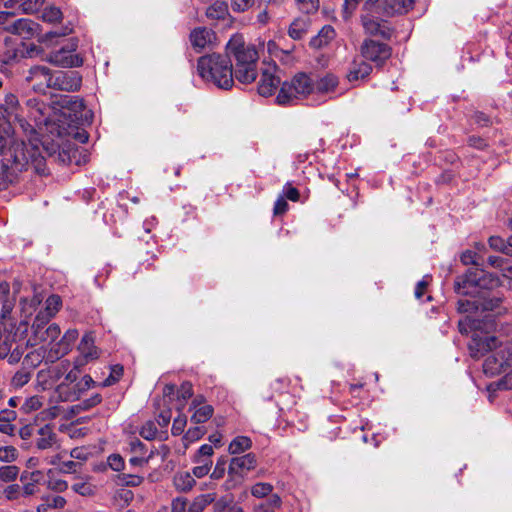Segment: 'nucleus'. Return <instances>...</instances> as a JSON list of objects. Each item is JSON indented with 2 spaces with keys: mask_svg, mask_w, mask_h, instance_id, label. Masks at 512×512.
<instances>
[{
  "mask_svg": "<svg viewBox=\"0 0 512 512\" xmlns=\"http://www.w3.org/2000/svg\"><path fill=\"white\" fill-rule=\"evenodd\" d=\"M226 55L235 61L234 77L241 83H251L257 77L258 51L252 44H247L243 35L234 34L225 46Z\"/></svg>",
  "mask_w": 512,
  "mask_h": 512,
  "instance_id": "1",
  "label": "nucleus"
},
{
  "mask_svg": "<svg viewBox=\"0 0 512 512\" xmlns=\"http://www.w3.org/2000/svg\"><path fill=\"white\" fill-rule=\"evenodd\" d=\"M197 71L206 82L221 89H230L234 83L231 59L218 53L201 56L197 61Z\"/></svg>",
  "mask_w": 512,
  "mask_h": 512,
  "instance_id": "2",
  "label": "nucleus"
},
{
  "mask_svg": "<svg viewBox=\"0 0 512 512\" xmlns=\"http://www.w3.org/2000/svg\"><path fill=\"white\" fill-rule=\"evenodd\" d=\"M314 91L315 80L311 75L300 72L282 84L276 100L280 105H287L294 100L306 98Z\"/></svg>",
  "mask_w": 512,
  "mask_h": 512,
  "instance_id": "3",
  "label": "nucleus"
},
{
  "mask_svg": "<svg viewBox=\"0 0 512 512\" xmlns=\"http://www.w3.org/2000/svg\"><path fill=\"white\" fill-rule=\"evenodd\" d=\"M45 79L47 87L61 91H78L82 84V77L77 71H58L51 74L44 66L34 67V78Z\"/></svg>",
  "mask_w": 512,
  "mask_h": 512,
  "instance_id": "4",
  "label": "nucleus"
},
{
  "mask_svg": "<svg viewBox=\"0 0 512 512\" xmlns=\"http://www.w3.org/2000/svg\"><path fill=\"white\" fill-rule=\"evenodd\" d=\"M60 334V327L56 323L49 324V321L44 323L36 322V319H34V353L41 360L49 362V353L54 348V345L57 344Z\"/></svg>",
  "mask_w": 512,
  "mask_h": 512,
  "instance_id": "5",
  "label": "nucleus"
},
{
  "mask_svg": "<svg viewBox=\"0 0 512 512\" xmlns=\"http://www.w3.org/2000/svg\"><path fill=\"white\" fill-rule=\"evenodd\" d=\"M379 0H366L361 14V24L364 32L370 36L390 39L392 30L387 21L380 18L382 11L376 6Z\"/></svg>",
  "mask_w": 512,
  "mask_h": 512,
  "instance_id": "6",
  "label": "nucleus"
},
{
  "mask_svg": "<svg viewBox=\"0 0 512 512\" xmlns=\"http://www.w3.org/2000/svg\"><path fill=\"white\" fill-rule=\"evenodd\" d=\"M6 31L19 38V43L10 60H18L21 58H29L32 53V20L28 18H20L6 27Z\"/></svg>",
  "mask_w": 512,
  "mask_h": 512,
  "instance_id": "7",
  "label": "nucleus"
},
{
  "mask_svg": "<svg viewBox=\"0 0 512 512\" xmlns=\"http://www.w3.org/2000/svg\"><path fill=\"white\" fill-rule=\"evenodd\" d=\"M512 369V342L497 343L483 363V372L489 377Z\"/></svg>",
  "mask_w": 512,
  "mask_h": 512,
  "instance_id": "8",
  "label": "nucleus"
},
{
  "mask_svg": "<svg viewBox=\"0 0 512 512\" xmlns=\"http://www.w3.org/2000/svg\"><path fill=\"white\" fill-rule=\"evenodd\" d=\"M496 284L490 274L479 268H470L466 274L455 282V291L458 294L469 295L479 293L477 289H488Z\"/></svg>",
  "mask_w": 512,
  "mask_h": 512,
  "instance_id": "9",
  "label": "nucleus"
},
{
  "mask_svg": "<svg viewBox=\"0 0 512 512\" xmlns=\"http://www.w3.org/2000/svg\"><path fill=\"white\" fill-rule=\"evenodd\" d=\"M78 39L70 38L60 49L53 51L48 56V61L56 66L63 68H74L83 65V58L76 53Z\"/></svg>",
  "mask_w": 512,
  "mask_h": 512,
  "instance_id": "10",
  "label": "nucleus"
},
{
  "mask_svg": "<svg viewBox=\"0 0 512 512\" xmlns=\"http://www.w3.org/2000/svg\"><path fill=\"white\" fill-rule=\"evenodd\" d=\"M360 53L365 60L382 66L390 58L392 50L388 44L368 38L363 41Z\"/></svg>",
  "mask_w": 512,
  "mask_h": 512,
  "instance_id": "11",
  "label": "nucleus"
},
{
  "mask_svg": "<svg viewBox=\"0 0 512 512\" xmlns=\"http://www.w3.org/2000/svg\"><path fill=\"white\" fill-rule=\"evenodd\" d=\"M189 41L196 52L213 49L217 44L216 33L207 27H196L189 34Z\"/></svg>",
  "mask_w": 512,
  "mask_h": 512,
  "instance_id": "12",
  "label": "nucleus"
},
{
  "mask_svg": "<svg viewBox=\"0 0 512 512\" xmlns=\"http://www.w3.org/2000/svg\"><path fill=\"white\" fill-rule=\"evenodd\" d=\"M58 159L65 165L81 166L88 162V154L84 148H80L73 143L63 144L58 152Z\"/></svg>",
  "mask_w": 512,
  "mask_h": 512,
  "instance_id": "13",
  "label": "nucleus"
},
{
  "mask_svg": "<svg viewBox=\"0 0 512 512\" xmlns=\"http://www.w3.org/2000/svg\"><path fill=\"white\" fill-rule=\"evenodd\" d=\"M257 466V457L254 453H246L241 456L233 457L230 460L228 467V474L231 477H243L249 471H252Z\"/></svg>",
  "mask_w": 512,
  "mask_h": 512,
  "instance_id": "14",
  "label": "nucleus"
},
{
  "mask_svg": "<svg viewBox=\"0 0 512 512\" xmlns=\"http://www.w3.org/2000/svg\"><path fill=\"white\" fill-rule=\"evenodd\" d=\"M70 367V363L62 362L57 367L49 368L48 370H41L37 374V386L42 390L52 389L60 377L66 372Z\"/></svg>",
  "mask_w": 512,
  "mask_h": 512,
  "instance_id": "15",
  "label": "nucleus"
},
{
  "mask_svg": "<svg viewBox=\"0 0 512 512\" xmlns=\"http://www.w3.org/2000/svg\"><path fill=\"white\" fill-rule=\"evenodd\" d=\"M95 384L91 376L85 375L82 381L69 387L65 383L57 386V393L62 401H75L79 399L80 392L85 391Z\"/></svg>",
  "mask_w": 512,
  "mask_h": 512,
  "instance_id": "16",
  "label": "nucleus"
},
{
  "mask_svg": "<svg viewBox=\"0 0 512 512\" xmlns=\"http://www.w3.org/2000/svg\"><path fill=\"white\" fill-rule=\"evenodd\" d=\"M78 335L79 333L76 329L67 330L64 335L57 340V344L54 345V348L51 349L48 361L53 363L68 354L71 351L74 342L77 340Z\"/></svg>",
  "mask_w": 512,
  "mask_h": 512,
  "instance_id": "17",
  "label": "nucleus"
},
{
  "mask_svg": "<svg viewBox=\"0 0 512 512\" xmlns=\"http://www.w3.org/2000/svg\"><path fill=\"white\" fill-rule=\"evenodd\" d=\"M78 351L80 353V357L75 361V368H79L85 365L87 362L95 360L99 357V351L94 345V336L92 333H86L82 337L78 345Z\"/></svg>",
  "mask_w": 512,
  "mask_h": 512,
  "instance_id": "18",
  "label": "nucleus"
},
{
  "mask_svg": "<svg viewBox=\"0 0 512 512\" xmlns=\"http://www.w3.org/2000/svg\"><path fill=\"white\" fill-rule=\"evenodd\" d=\"M498 339L494 336L481 337L478 334H474L468 345L470 356L479 359L486 352L492 351L496 347Z\"/></svg>",
  "mask_w": 512,
  "mask_h": 512,
  "instance_id": "19",
  "label": "nucleus"
},
{
  "mask_svg": "<svg viewBox=\"0 0 512 512\" xmlns=\"http://www.w3.org/2000/svg\"><path fill=\"white\" fill-rule=\"evenodd\" d=\"M191 409L194 410L191 415V422L195 424L205 423L212 417L214 412L213 407L207 404L204 397L201 395H198L193 399Z\"/></svg>",
  "mask_w": 512,
  "mask_h": 512,
  "instance_id": "20",
  "label": "nucleus"
},
{
  "mask_svg": "<svg viewBox=\"0 0 512 512\" xmlns=\"http://www.w3.org/2000/svg\"><path fill=\"white\" fill-rule=\"evenodd\" d=\"M280 84V78L275 75V68L269 67L262 71L258 83V93L261 96H271Z\"/></svg>",
  "mask_w": 512,
  "mask_h": 512,
  "instance_id": "21",
  "label": "nucleus"
},
{
  "mask_svg": "<svg viewBox=\"0 0 512 512\" xmlns=\"http://www.w3.org/2000/svg\"><path fill=\"white\" fill-rule=\"evenodd\" d=\"M413 0H379L376 6L385 16L402 14L412 8Z\"/></svg>",
  "mask_w": 512,
  "mask_h": 512,
  "instance_id": "22",
  "label": "nucleus"
},
{
  "mask_svg": "<svg viewBox=\"0 0 512 512\" xmlns=\"http://www.w3.org/2000/svg\"><path fill=\"white\" fill-rule=\"evenodd\" d=\"M36 446L39 450L60 448L57 436L50 425H45L38 430Z\"/></svg>",
  "mask_w": 512,
  "mask_h": 512,
  "instance_id": "23",
  "label": "nucleus"
},
{
  "mask_svg": "<svg viewBox=\"0 0 512 512\" xmlns=\"http://www.w3.org/2000/svg\"><path fill=\"white\" fill-rule=\"evenodd\" d=\"M311 19L308 14L295 18L288 28V35L293 40L302 39L309 31Z\"/></svg>",
  "mask_w": 512,
  "mask_h": 512,
  "instance_id": "24",
  "label": "nucleus"
},
{
  "mask_svg": "<svg viewBox=\"0 0 512 512\" xmlns=\"http://www.w3.org/2000/svg\"><path fill=\"white\" fill-rule=\"evenodd\" d=\"M62 306V300L58 295H50L45 301L44 311H39L36 316V322L50 321Z\"/></svg>",
  "mask_w": 512,
  "mask_h": 512,
  "instance_id": "25",
  "label": "nucleus"
},
{
  "mask_svg": "<svg viewBox=\"0 0 512 512\" xmlns=\"http://www.w3.org/2000/svg\"><path fill=\"white\" fill-rule=\"evenodd\" d=\"M372 67L364 60H354L347 73V79L349 82H355L362 80L370 75Z\"/></svg>",
  "mask_w": 512,
  "mask_h": 512,
  "instance_id": "26",
  "label": "nucleus"
},
{
  "mask_svg": "<svg viewBox=\"0 0 512 512\" xmlns=\"http://www.w3.org/2000/svg\"><path fill=\"white\" fill-rule=\"evenodd\" d=\"M41 501L42 503L37 507V512H52L53 510L62 509L66 504L64 497L55 494H43Z\"/></svg>",
  "mask_w": 512,
  "mask_h": 512,
  "instance_id": "27",
  "label": "nucleus"
},
{
  "mask_svg": "<svg viewBox=\"0 0 512 512\" xmlns=\"http://www.w3.org/2000/svg\"><path fill=\"white\" fill-rule=\"evenodd\" d=\"M32 352L28 351L24 355L23 367L21 370L15 373L12 383L15 387H22L27 384L30 380L32 361L30 360Z\"/></svg>",
  "mask_w": 512,
  "mask_h": 512,
  "instance_id": "28",
  "label": "nucleus"
},
{
  "mask_svg": "<svg viewBox=\"0 0 512 512\" xmlns=\"http://www.w3.org/2000/svg\"><path fill=\"white\" fill-rule=\"evenodd\" d=\"M213 512H244L233 496H224L213 502Z\"/></svg>",
  "mask_w": 512,
  "mask_h": 512,
  "instance_id": "29",
  "label": "nucleus"
},
{
  "mask_svg": "<svg viewBox=\"0 0 512 512\" xmlns=\"http://www.w3.org/2000/svg\"><path fill=\"white\" fill-rule=\"evenodd\" d=\"M339 84L338 77L334 74L327 73L323 77L315 81V91L320 94L333 92Z\"/></svg>",
  "mask_w": 512,
  "mask_h": 512,
  "instance_id": "30",
  "label": "nucleus"
},
{
  "mask_svg": "<svg viewBox=\"0 0 512 512\" xmlns=\"http://www.w3.org/2000/svg\"><path fill=\"white\" fill-rule=\"evenodd\" d=\"M335 37V30L332 26H324L317 36L310 40V46L315 49H320L328 45Z\"/></svg>",
  "mask_w": 512,
  "mask_h": 512,
  "instance_id": "31",
  "label": "nucleus"
},
{
  "mask_svg": "<svg viewBox=\"0 0 512 512\" xmlns=\"http://www.w3.org/2000/svg\"><path fill=\"white\" fill-rule=\"evenodd\" d=\"M173 484L176 490L188 492L195 486L196 481L189 472H178L173 477Z\"/></svg>",
  "mask_w": 512,
  "mask_h": 512,
  "instance_id": "32",
  "label": "nucleus"
},
{
  "mask_svg": "<svg viewBox=\"0 0 512 512\" xmlns=\"http://www.w3.org/2000/svg\"><path fill=\"white\" fill-rule=\"evenodd\" d=\"M228 14V5L224 1H216L206 10V16L212 20H224Z\"/></svg>",
  "mask_w": 512,
  "mask_h": 512,
  "instance_id": "33",
  "label": "nucleus"
},
{
  "mask_svg": "<svg viewBox=\"0 0 512 512\" xmlns=\"http://www.w3.org/2000/svg\"><path fill=\"white\" fill-rule=\"evenodd\" d=\"M252 447V441L247 436H237L229 444L228 451L232 455L242 454Z\"/></svg>",
  "mask_w": 512,
  "mask_h": 512,
  "instance_id": "34",
  "label": "nucleus"
},
{
  "mask_svg": "<svg viewBox=\"0 0 512 512\" xmlns=\"http://www.w3.org/2000/svg\"><path fill=\"white\" fill-rule=\"evenodd\" d=\"M215 501V494H201L194 498L187 512H203L204 509Z\"/></svg>",
  "mask_w": 512,
  "mask_h": 512,
  "instance_id": "35",
  "label": "nucleus"
},
{
  "mask_svg": "<svg viewBox=\"0 0 512 512\" xmlns=\"http://www.w3.org/2000/svg\"><path fill=\"white\" fill-rule=\"evenodd\" d=\"M281 506V497L278 494H272L266 502L256 505L253 512H276Z\"/></svg>",
  "mask_w": 512,
  "mask_h": 512,
  "instance_id": "36",
  "label": "nucleus"
},
{
  "mask_svg": "<svg viewBox=\"0 0 512 512\" xmlns=\"http://www.w3.org/2000/svg\"><path fill=\"white\" fill-rule=\"evenodd\" d=\"M34 172L41 175L46 176L49 175V171L46 167L45 157L41 154V150L36 144V139L34 138Z\"/></svg>",
  "mask_w": 512,
  "mask_h": 512,
  "instance_id": "37",
  "label": "nucleus"
},
{
  "mask_svg": "<svg viewBox=\"0 0 512 512\" xmlns=\"http://www.w3.org/2000/svg\"><path fill=\"white\" fill-rule=\"evenodd\" d=\"M502 301H503L502 297L483 294V295L479 296L480 310L481 311H494L495 309L500 307Z\"/></svg>",
  "mask_w": 512,
  "mask_h": 512,
  "instance_id": "38",
  "label": "nucleus"
},
{
  "mask_svg": "<svg viewBox=\"0 0 512 512\" xmlns=\"http://www.w3.org/2000/svg\"><path fill=\"white\" fill-rule=\"evenodd\" d=\"M101 401H102L101 395L94 394L90 398L85 399V400L79 402L78 404L74 405L72 407V411L77 412V413L81 412V411H87V410L97 406L98 404H100Z\"/></svg>",
  "mask_w": 512,
  "mask_h": 512,
  "instance_id": "39",
  "label": "nucleus"
},
{
  "mask_svg": "<svg viewBox=\"0 0 512 512\" xmlns=\"http://www.w3.org/2000/svg\"><path fill=\"white\" fill-rule=\"evenodd\" d=\"M274 487L272 484L267 482H257L251 486V495L255 498H264L270 495Z\"/></svg>",
  "mask_w": 512,
  "mask_h": 512,
  "instance_id": "40",
  "label": "nucleus"
},
{
  "mask_svg": "<svg viewBox=\"0 0 512 512\" xmlns=\"http://www.w3.org/2000/svg\"><path fill=\"white\" fill-rule=\"evenodd\" d=\"M44 485L55 492H63L68 488L67 482L62 479L54 478L51 470L48 472L47 479L44 480Z\"/></svg>",
  "mask_w": 512,
  "mask_h": 512,
  "instance_id": "41",
  "label": "nucleus"
},
{
  "mask_svg": "<svg viewBox=\"0 0 512 512\" xmlns=\"http://www.w3.org/2000/svg\"><path fill=\"white\" fill-rule=\"evenodd\" d=\"M488 242L492 249L500 251L506 255H512L511 246L509 245V238L507 241H505L499 236H491Z\"/></svg>",
  "mask_w": 512,
  "mask_h": 512,
  "instance_id": "42",
  "label": "nucleus"
},
{
  "mask_svg": "<svg viewBox=\"0 0 512 512\" xmlns=\"http://www.w3.org/2000/svg\"><path fill=\"white\" fill-rule=\"evenodd\" d=\"M480 310L479 297L474 299H460L458 301V311L460 313H473Z\"/></svg>",
  "mask_w": 512,
  "mask_h": 512,
  "instance_id": "43",
  "label": "nucleus"
},
{
  "mask_svg": "<svg viewBox=\"0 0 512 512\" xmlns=\"http://www.w3.org/2000/svg\"><path fill=\"white\" fill-rule=\"evenodd\" d=\"M41 18L44 22L56 23L62 19V12L58 7L48 6L42 11Z\"/></svg>",
  "mask_w": 512,
  "mask_h": 512,
  "instance_id": "44",
  "label": "nucleus"
},
{
  "mask_svg": "<svg viewBox=\"0 0 512 512\" xmlns=\"http://www.w3.org/2000/svg\"><path fill=\"white\" fill-rule=\"evenodd\" d=\"M73 32V28L69 26H64L60 31L48 32L41 37H39L38 41L43 43H52L54 38L64 37Z\"/></svg>",
  "mask_w": 512,
  "mask_h": 512,
  "instance_id": "45",
  "label": "nucleus"
},
{
  "mask_svg": "<svg viewBox=\"0 0 512 512\" xmlns=\"http://www.w3.org/2000/svg\"><path fill=\"white\" fill-rule=\"evenodd\" d=\"M123 375V367L114 365L111 367L109 376L101 383L102 387L112 386L117 383Z\"/></svg>",
  "mask_w": 512,
  "mask_h": 512,
  "instance_id": "46",
  "label": "nucleus"
},
{
  "mask_svg": "<svg viewBox=\"0 0 512 512\" xmlns=\"http://www.w3.org/2000/svg\"><path fill=\"white\" fill-rule=\"evenodd\" d=\"M19 469L17 466L9 465L0 467V484L10 482L16 479Z\"/></svg>",
  "mask_w": 512,
  "mask_h": 512,
  "instance_id": "47",
  "label": "nucleus"
},
{
  "mask_svg": "<svg viewBox=\"0 0 512 512\" xmlns=\"http://www.w3.org/2000/svg\"><path fill=\"white\" fill-rule=\"evenodd\" d=\"M459 331L461 334H468L471 330L479 328V324L470 316H466L463 320L458 323Z\"/></svg>",
  "mask_w": 512,
  "mask_h": 512,
  "instance_id": "48",
  "label": "nucleus"
},
{
  "mask_svg": "<svg viewBox=\"0 0 512 512\" xmlns=\"http://www.w3.org/2000/svg\"><path fill=\"white\" fill-rule=\"evenodd\" d=\"M213 447L209 444L202 445L195 455L194 462L212 461Z\"/></svg>",
  "mask_w": 512,
  "mask_h": 512,
  "instance_id": "49",
  "label": "nucleus"
},
{
  "mask_svg": "<svg viewBox=\"0 0 512 512\" xmlns=\"http://www.w3.org/2000/svg\"><path fill=\"white\" fill-rule=\"evenodd\" d=\"M299 9L305 13H314L319 8V0H296Z\"/></svg>",
  "mask_w": 512,
  "mask_h": 512,
  "instance_id": "50",
  "label": "nucleus"
},
{
  "mask_svg": "<svg viewBox=\"0 0 512 512\" xmlns=\"http://www.w3.org/2000/svg\"><path fill=\"white\" fill-rule=\"evenodd\" d=\"M130 452L133 455H146L147 449L143 442L137 438H133L128 443Z\"/></svg>",
  "mask_w": 512,
  "mask_h": 512,
  "instance_id": "51",
  "label": "nucleus"
},
{
  "mask_svg": "<svg viewBox=\"0 0 512 512\" xmlns=\"http://www.w3.org/2000/svg\"><path fill=\"white\" fill-rule=\"evenodd\" d=\"M187 424V417L184 414L179 415L177 418L174 419L172 424V434L173 435H180L184 432V429Z\"/></svg>",
  "mask_w": 512,
  "mask_h": 512,
  "instance_id": "52",
  "label": "nucleus"
},
{
  "mask_svg": "<svg viewBox=\"0 0 512 512\" xmlns=\"http://www.w3.org/2000/svg\"><path fill=\"white\" fill-rule=\"evenodd\" d=\"M198 465L192 470L193 475L197 478H202L207 475L211 469L212 461L196 462Z\"/></svg>",
  "mask_w": 512,
  "mask_h": 512,
  "instance_id": "53",
  "label": "nucleus"
},
{
  "mask_svg": "<svg viewBox=\"0 0 512 512\" xmlns=\"http://www.w3.org/2000/svg\"><path fill=\"white\" fill-rule=\"evenodd\" d=\"M285 199L297 202L300 198L299 190L293 187L290 183H287L283 188V195Z\"/></svg>",
  "mask_w": 512,
  "mask_h": 512,
  "instance_id": "54",
  "label": "nucleus"
},
{
  "mask_svg": "<svg viewBox=\"0 0 512 512\" xmlns=\"http://www.w3.org/2000/svg\"><path fill=\"white\" fill-rule=\"evenodd\" d=\"M232 9L234 12H245L254 4V0H232Z\"/></svg>",
  "mask_w": 512,
  "mask_h": 512,
  "instance_id": "55",
  "label": "nucleus"
},
{
  "mask_svg": "<svg viewBox=\"0 0 512 512\" xmlns=\"http://www.w3.org/2000/svg\"><path fill=\"white\" fill-rule=\"evenodd\" d=\"M288 203L284 196L280 195L274 203L273 213L275 216L283 215L288 210Z\"/></svg>",
  "mask_w": 512,
  "mask_h": 512,
  "instance_id": "56",
  "label": "nucleus"
},
{
  "mask_svg": "<svg viewBox=\"0 0 512 512\" xmlns=\"http://www.w3.org/2000/svg\"><path fill=\"white\" fill-rule=\"evenodd\" d=\"M12 7L18 8L25 14L32 12V0H9Z\"/></svg>",
  "mask_w": 512,
  "mask_h": 512,
  "instance_id": "57",
  "label": "nucleus"
},
{
  "mask_svg": "<svg viewBox=\"0 0 512 512\" xmlns=\"http://www.w3.org/2000/svg\"><path fill=\"white\" fill-rule=\"evenodd\" d=\"M177 395H178L179 399H183V400H187V399L191 398L193 395L192 384L188 381L183 382L180 385V388L178 389Z\"/></svg>",
  "mask_w": 512,
  "mask_h": 512,
  "instance_id": "58",
  "label": "nucleus"
},
{
  "mask_svg": "<svg viewBox=\"0 0 512 512\" xmlns=\"http://www.w3.org/2000/svg\"><path fill=\"white\" fill-rule=\"evenodd\" d=\"M122 482L126 486L136 487L142 484L144 478L139 475L123 474Z\"/></svg>",
  "mask_w": 512,
  "mask_h": 512,
  "instance_id": "59",
  "label": "nucleus"
},
{
  "mask_svg": "<svg viewBox=\"0 0 512 512\" xmlns=\"http://www.w3.org/2000/svg\"><path fill=\"white\" fill-rule=\"evenodd\" d=\"M289 384L290 380L288 378L281 377L272 382L271 387L276 393H283L287 390Z\"/></svg>",
  "mask_w": 512,
  "mask_h": 512,
  "instance_id": "60",
  "label": "nucleus"
},
{
  "mask_svg": "<svg viewBox=\"0 0 512 512\" xmlns=\"http://www.w3.org/2000/svg\"><path fill=\"white\" fill-rule=\"evenodd\" d=\"M108 464L114 471H121L124 468V460L119 454H112L108 457Z\"/></svg>",
  "mask_w": 512,
  "mask_h": 512,
  "instance_id": "61",
  "label": "nucleus"
},
{
  "mask_svg": "<svg viewBox=\"0 0 512 512\" xmlns=\"http://www.w3.org/2000/svg\"><path fill=\"white\" fill-rule=\"evenodd\" d=\"M16 449L11 446L0 448V460L3 462H11L15 459Z\"/></svg>",
  "mask_w": 512,
  "mask_h": 512,
  "instance_id": "62",
  "label": "nucleus"
},
{
  "mask_svg": "<svg viewBox=\"0 0 512 512\" xmlns=\"http://www.w3.org/2000/svg\"><path fill=\"white\" fill-rule=\"evenodd\" d=\"M204 433L205 431L202 427L190 428L185 434V439L193 442L200 439L204 435Z\"/></svg>",
  "mask_w": 512,
  "mask_h": 512,
  "instance_id": "63",
  "label": "nucleus"
},
{
  "mask_svg": "<svg viewBox=\"0 0 512 512\" xmlns=\"http://www.w3.org/2000/svg\"><path fill=\"white\" fill-rule=\"evenodd\" d=\"M187 501L185 498H176L172 501L171 512H187Z\"/></svg>",
  "mask_w": 512,
  "mask_h": 512,
  "instance_id": "64",
  "label": "nucleus"
}]
</instances>
